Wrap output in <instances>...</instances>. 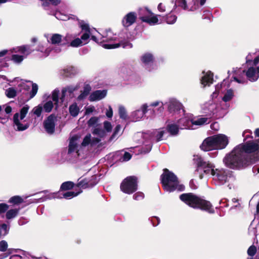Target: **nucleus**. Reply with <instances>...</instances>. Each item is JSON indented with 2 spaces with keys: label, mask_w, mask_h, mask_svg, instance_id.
<instances>
[{
  "label": "nucleus",
  "mask_w": 259,
  "mask_h": 259,
  "mask_svg": "<svg viewBox=\"0 0 259 259\" xmlns=\"http://www.w3.org/2000/svg\"><path fill=\"white\" fill-rule=\"evenodd\" d=\"M79 108L76 103L71 104L69 108L70 114L73 117H76L79 112Z\"/></svg>",
  "instance_id": "35"
},
{
  "label": "nucleus",
  "mask_w": 259,
  "mask_h": 259,
  "mask_svg": "<svg viewBox=\"0 0 259 259\" xmlns=\"http://www.w3.org/2000/svg\"><path fill=\"white\" fill-rule=\"evenodd\" d=\"M216 108L217 105L212 101L206 103L202 107L203 113L209 117L214 113Z\"/></svg>",
  "instance_id": "27"
},
{
  "label": "nucleus",
  "mask_w": 259,
  "mask_h": 259,
  "mask_svg": "<svg viewBox=\"0 0 259 259\" xmlns=\"http://www.w3.org/2000/svg\"><path fill=\"white\" fill-rule=\"evenodd\" d=\"M103 125H104V128L107 132H110L111 131L112 128V126L111 123L110 122H109L108 121H105L104 122Z\"/></svg>",
  "instance_id": "57"
},
{
  "label": "nucleus",
  "mask_w": 259,
  "mask_h": 259,
  "mask_svg": "<svg viewBox=\"0 0 259 259\" xmlns=\"http://www.w3.org/2000/svg\"><path fill=\"white\" fill-rule=\"evenodd\" d=\"M202 73L203 74V76L201 79V84L203 85V87L206 85L209 86L212 83L213 81V73L210 71H208L206 72L203 71Z\"/></svg>",
  "instance_id": "29"
},
{
  "label": "nucleus",
  "mask_w": 259,
  "mask_h": 259,
  "mask_svg": "<svg viewBox=\"0 0 259 259\" xmlns=\"http://www.w3.org/2000/svg\"><path fill=\"white\" fill-rule=\"evenodd\" d=\"M193 4L188 5L186 0H176L177 6L182 8L184 10L193 11L198 10L204 5L206 0H193Z\"/></svg>",
  "instance_id": "14"
},
{
  "label": "nucleus",
  "mask_w": 259,
  "mask_h": 259,
  "mask_svg": "<svg viewBox=\"0 0 259 259\" xmlns=\"http://www.w3.org/2000/svg\"><path fill=\"white\" fill-rule=\"evenodd\" d=\"M95 111V108L93 106H89L85 108V114L88 115Z\"/></svg>",
  "instance_id": "63"
},
{
  "label": "nucleus",
  "mask_w": 259,
  "mask_h": 259,
  "mask_svg": "<svg viewBox=\"0 0 259 259\" xmlns=\"http://www.w3.org/2000/svg\"><path fill=\"white\" fill-rule=\"evenodd\" d=\"M77 87H73V86H70L68 87L65 89H63L62 91V97L61 98V102L64 101L63 98L66 95V94L68 93L70 94H71L73 93L75 91L77 90Z\"/></svg>",
  "instance_id": "36"
},
{
  "label": "nucleus",
  "mask_w": 259,
  "mask_h": 259,
  "mask_svg": "<svg viewBox=\"0 0 259 259\" xmlns=\"http://www.w3.org/2000/svg\"><path fill=\"white\" fill-rule=\"evenodd\" d=\"M227 87H226L224 82H222L220 84H218L215 86V90L214 92H213V93L211 95L212 98H216L219 93L222 92L223 89L225 90H226Z\"/></svg>",
  "instance_id": "34"
},
{
  "label": "nucleus",
  "mask_w": 259,
  "mask_h": 259,
  "mask_svg": "<svg viewBox=\"0 0 259 259\" xmlns=\"http://www.w3.org/2000/svg\"><path fill=\"white\" fill-rule=\"evenodd\" d=\"M234 97V92L232 90H228L224 94V96L222 98L223 101L227 102L230 101Z\"/></svg>",
  "instance_id": "39"
},
{
  "label": "nucleus",
  "mask_w": 259,
  "mask_h": 259,
  "mask_svg": "<svg viewBox=\"0 0 259 259\" xmlns=\"http://www.w3.org/2000/svg\"><path fill=\"white\" fill-rule=\"evenodd\" d=\"M57 195H58V193H51L49 195L46 196L43 200H46L47 199H51L52 198H62V197L58 196H57Z\"/></svg>",
  "instance_id": "60"
},
{
  "label": "nucleus",
  "mask_w": 259,
  "mask_h": 259,
  "mask_svg": "<svg viewBox=\"0 0 259 259\" xmlns=\"http://www.w3.org/2000/svg\"><path fill=\"white\" fill-rule=\"evenodd\" d=\"M100 140L97 138H92L91 134H87L83 139L81 143V147H87L89 146H93L97 144Z\"/></svg>",
  "instance_id": "25"
},
{
  "label": "nucleus",
  "mask_w": 259,
  "mask_h": 259,
  "mask_svg": "<svg viewBox=\"0 0 259 259\" xmlns=\"http://www.w3.org/2000/svg\"><path fill=\"white\" fill-rule=\"evenodd\" d=\"M177 19V17L173 14H169L166 17V22L167 24H174Z\"/></svg>",
  "instance_id": "43"
},
{
  "label": "nucleus",
  "mask_w": 259,
  "mask_h": 259,
  "mask_svg": "<svg viewBox=\"0 0 259 259\" xmlns=\"http://www.w3.org/2000/svg\"><path fill=\"white\" fill-rule=\"evenodd\" d=\"M30 107L25 105L20 110L19 112L14 114L13 118V126L17 131H24L29 127V122L25 119L29 110Z\"/></svg>",
  "instance_id": "9"
},
{
  "label": "nucleus",
  "mask_w": 259,
  "mask_h": 259,
  "mask_svg": "<svg viewBox=\"0 0 259 259\" xmlns=\"http://www.w3.org/2000/svg\"><path fill=\"white\" fill-rule=\"evenodd\" d=\"M9 208V205L6 203H0V214L5 212Z\"/></svg>",
  "instance_id": "62"
},
{
  "label": "nucleus",
  "mask_w": 259,
  "mask_h": 259,
  "mask_svg": "<svg viewBox=\"0 0 259 259\" xmlns=\"http://www.w3.org/2000/svg\"><path fill=\"white\" fill-rule=\"evenodd\" d=\"M180 128L179 124L175 123L168 124L167 126V130L168 132L172 136L177 135L178 134L179 129Z\"/></svg>",
  "instance_id": "33"
},
{
  "label": "nucleus",
  "mask_w": 259,
  "mask_h": 259,
  "mask_svg": "<svg viewBox=\"0 0 259 259\" xmlns=\"http://www.w3.org/2000/svg\"><path fill=\"white\" fill-rule=\"evenodd\" d=\"M98 183L97 177L92 176L90 178L84 179L78 182L77 186L82 189L90 188L94 187Z\"/></svg>",
  "instance_id": "19"
},
{
  "label": "nucleus",
  "mask_w": 259,
  "mask_h": 259,
  "mask_svg": "<svg viewBox=\"0 0 259 259\" xmlns=\"http://www.w3.org/2000/svg\"><path fill=\"white\" fill-rule=\"evenodd\" d=\"M93 134L94 135L99 136L100 137H101L105 135V132L99 128H95L93 131Z\"/></svg>",
  "instance_id": "53"
},
{
  "label": "nucleus",
  "mask_w": 259,
  "mask_h": 259,
  "mask_svg": "<svg viewBox=\"0 0 259 259\" xmlns=\"http://www.w3.org/2000/svg\"><path fill=\"white\" fill-rule=\"evenodd\" d=\"M15 82H17V88L18 93L23 94H29L27 99L33 98L36 94L38 91V85L35 83L30 81H26L16 78Z\"/></svg>",
  "instance_id": "10"
},
{
  "label": "nucleus",
  "mask_w": 259,
  "mask_h": 259,
  "mask_svg": "<svg viewBox=\"0 0 259 259\" xmlns=\"http://www.w3.org/2000/svg\"><path fill=\"white\" fill-rule=\"evenodd\" d=\"M165 104L167 105L168 110L170 113L179 112L183 114L184 113L182 104L176 99H170Z\"/></svg>",
  "instance_id": "17"
},
{
  "label": "nucleus",
  "mask_w": 259,
  "mask_h": 259,
  "mask_svg": "<svg viewBox=\"0 0 259 259\" xmlns=\"http://www.w3.org/2000/svg\"><path fill=\"white\" fill-rule=\"evenodd\" d=\"M177 8V5L174 4V1L169 2H164L159 4L157 6V9L159 12L161 13H168L171 12L175 10Z\"/></svg>",
  "instance_id": "20"
},
{
  "label": "nucleus",
  "mask_w": 259,
  "mask_h": 259,
  "mask_svg": "<svg viewBox=\"0 0 259 259\" xmlns=\"http://www.w3.org/2000/svg\"><path fill=\"white\" fill-rule=\"evenodd\" d=\"M148 108L147 104H143L140 108L133 111L130 116L131 120L134 122L140 121L147 112Z\"/></svg>",
  "instance_id": "16"
},
{
  "label": "nucleus",
  "mask_w": 259,
  "mask_h": 259,
  "mask_svg": "<svg viewBox=\"0 0 259 259\" xmlns=\"http://www.w3.org/2000/svg\"><path fill=\"white\" fill-rule=\"evenodd\" d=\"M19 209L15 208L11 209L7 211L6 214V218L8 220H10L15 218L18 214Z\"/></svg>",
  "instance_id": "38"
},
{
  "label": "nucleus",
  "mask_w": 259,
  "mask_h": 259,
  "mask_svg": "<svg viewBox=\"0 0 259 259\" xmlns=\"http://www.w3.org/2000/svg\"><path fill=\"white\" fill-rule=\"evenodd\" d=\"M81 192V191H80V192H73V191H69V192H67L63 194V197L66 198V199H71L74 197H75L76 196H77L79 193H80Z\"/></svg>",
  "instance_id": "44"
},
{
  "label": "nucleus",
  "mask_w": 259,
  "mask_h": 259,
  "mask_svg": "<svg viewBox=\"0 0 259 259\" xmlns=\"http://www.w3.org/2000/svg\"><path fill=\"white\" fill-rule=\"evenodd\" d=\"M131 157L132 155L130 153L125 152L121 158L120 159V160L122 161H127L131 159Z\"/></svg>",
  "instance_id": "59"
},
{
  "label": "nucleus",
  "mask_w": 259,
  "mask_h": 259,
  "mask_svg": "<svg viewBox=\"0 0 259 259\" xmlns=\"http://www.w3.org/2000/svg\"><path fill=\"white\" fill-rule=\"evenodd\" d=\"M151 222L153 226H157L160 223V219L157 217H153L151 219Z\"/></svg>",
  "instance_id": "64"
},
{
  "label": "nucleus",
  "mask_w": 259,
  "mask_h": 259,
  "mask_svg": "<svg viewBox=\"0 0 259 259\" xmlns=\"http://www.w3.org/2000/svg\"><path fill=\"white\" fill-rule=\"evenodd\" d=\"M41 2V6L44 9L48 11V14L53 15L59 20L66 21L69 19V17L62 13L60 11H54L53 7L60 3V0H40Z\"/></svg>",
  "instance_id": "11"
},
{
  "label": "nucleus",
  "mask_w": 259,
  "mask_h": 259,
  "mask_svg": "<svg viewBox=\"0 0 259 259\" xmlns=\"http://www.w3.org/2000/svg\"><path fill=\"white\" fill-rule=\"evenodd\" d=\"M42 111V106L40 105L34 107L32 110L33 114L36 115L37 117H39Z\"/></svg>",
  "instance_id": "48"
},
{
  "label": "nucleus",
  "mask_w": 259,
  "mask_h": 259,
  "mask_svg": "<svg viewBox=\"0 0 259 259\" xmlns=\"http://www.w3.org/2000/svg\"><path fill=\"white\" fill-rule=\"evenodd\" d=\"M194 160L197 164V171L199 174V178L202 179L204 175H211L213 183L221 186L228 183L229 189L234 187L236 180L231 172L223 168H215L211 163L204 160L201 156L194 155Z\"/></svg>",
  "instance_id": "1"
},
{
  "label": "nucleus",
  "mask_w": 259,
  "mask_h": 259,
  "mask_svg": "<svg viewBox=\"0 0 259 259\" xmlns=\"http://www.w3.org/2000/svg\"><path fill=\"white\" fill-rule=\"evenodd\" d=\"M59 91L58 90H55L53 91L52 94V99L55 104H57L59 101Z\"/></svg>",
  "instance_id": "49"
},
{
  "label": "nucleus",
  "mask_w": 259,
  "mask_h": 259,
  "mask_svg": "<svg viewBox=\"0 0 259 259\" xmlns=\"http://www.w3.org/2000/svg\"><path fill=\"white\" fill-rule=\"evenodd\" d=\"M120 189L123 193L131 194L138 189L137 179L134 176L127 177L120 184Z\"/></svg>",
  "instance_id": "12"
},
{
  "label": "nucleus",
  "mask_w": 259,
  "mask_h": 259,
  "mask_svg": "<svg viewBox=\"0 0 259 259\" xmlns=\"http://www.w3.org/2000/svg\"><path fill=\"white\" fill-rule=\"evenodd\" d=\"M192 117L191 115H187L183 118H180L178 123L181 129H192Z\"/></svg>",
  "instance_id": "23"
},
{
  "label": "nucleus",
  "mask_w": 259,
  "mask_h": 259,
  "mask_svg": "<svg viewBox=\"0 0 259 259\" xmlns=\"http://www.w3.org/2000/svg\"><path fill=\"white\" fill-rule=\"evenodd\" d=\"M79 27L81 28L82 34L80 38L76 37L71 40L74 37L72 34L68 33L64 37L65 41L62 45L69 44V46L73 48H77L87 44L89 41L90 36L94 34V30L91 29L88 23L83 21L79 22Z\"/></svg>",
  "instance_id": "4"
},
{
  "label": "nucleus",
  "mask_w": 259,
  "mask_h": 259,
  "mask_svg": "<svg viewBox=\"0 0 259 259\" xmlns=\"http://www.w3.org/2000/svg\"><path fill=\"white\" fill-rule=\"evenodd\" d=\"M9 202L14 204H19L23 202V199L19 196L12 197Z\"/></svg>",
  "instance_id": "46"
},
{
  "label": "nucleus",
  "mask_w": 259,
  "mask_h": 259,
  "mask_svg": "<svg viewBox=\"0 0 259 259\" xmlns=\"http://www.w3.org/2000/svg\"><path fill=\"white\" fill-rule=\"evenodd\" d=\"M259 62V56L256 57L253 60V66L250 67L246 72V75L250 81H255L259 76V67L256 65Z\"/></svg>",
  "instance_id": "15"
},
{
  "label": "nucleus",
  "mask_w": 259,
  "mask_h": 259,
  "mask_svg": "<svg viewBox=\"0 0 259 259\" xmlns=\"http://www.w3.org/2000/svg\"><path fill=\"white\" fill-rule=\"evenodd\" d=\"M98 118L96 117H92L88 121V124L89 126H93L98 122Z\"/></svg>",
  "instance_id": "56"
},
{
  "label": "nucleus",
  "mask_w": 259,
  "mask_h": 259,
  "mask_svg": "<svg viewBox=\"0 0 259 259\" xmlns=\"http://www.w3.org/2000/svg\"><path fill=\"white\" fill-rule=\"evenodd\" d=\"M257 149L258 145L252 142L240 144L225 157L223 161L226 166L230 168H243L247 164V154L255 151Z\"/></svg>",
  "instance_id": "2"
},
{
  "label": "nucleus",
  "mask_w": 259,
  "mask_h": 259,
  "mask_svg": "<svg viewBox=\"0 0 259 259\" xmlns=\"http://www.w3.org/2000/svg\"><path fill=\"white\" fill-rule=\"evenodd\" d=\"M37 50L42 53L43 56L44 57H47L49 56L51 52L53 50L52 48L50 47H48L45 49L43 47L39 46Z\"/></svg>",
  "instance_id": "42"
},
{
  "label": "nucleus",
  "mask_w": 259,
  "mask_h": 259,
  "mask_svg": "<svg viewBox=\"0 0 259 259\" xmlns=\"http://www.w3.org/2000/svg\"><path fill=\"white\" fill-rule=\"evenodd\" d=\"M14 52L20 54H13L12 56V60L16 64L21 63L27 55L30 54L32 50L29 46L19 47L14 49Z\"/></svg>",
  "instance_id": "13"
},
{
  "label": "nucleus",
  "mask_w": 259,
  "mask_h": 259,
  "mask_svg": "<svg viewBox=\"0 0 259 259\" xmlns=\"http://www.w3.org/2000/svg\"><path fill=\"white\" fill-rule=\"evenodd\" d=\"M93 134L94 135L99 136L100 137H101L105 135V132L99 128H95L93 131Z\"/></svg>",
  "instance_id": "54"
},
{
  "label": "nucleus",
  "mask_w": 259,
  "mask_h": 259,
  "mask_svg": "<svg viewBox=\"0 0 259 259\" xmlns=\"http://www.w3.org/2000/svg\"><path fill=\"white\" fill-rule=\"evenodd\" d=\"M106 95V90H97L90 95L89 100L92 102L99 101L104 98Z\"/></svg>",
  "instance_id": "30"
},
{
  "label": "nucleus",
  "mask_w": 259,
  "mask_h": 259,
  "mask_svg": "<svg viewBox=\"0 0 259 259\" xmlns=\"http://www.w3.org/2000/svg\"><path fill=\"white\" fill-rule=\"evenodd\" d=\"M121 130V127L120 125L118 124L116 125V126L114 128L112 135L110 138V141L116 140L122 134Z\"/></svg>",
  "instance_id": "37"
},
{
  "label": "nucleus",
  "mask_w": 259,
  "mask_h": 259,
  "mask_svg": "<svg viewBox=\"0 0 259 259\" xmlns=\"http://www.w3.org/2000/svg\"><path fill=\"white\" fill-rule=\"evenodd\" d=\"M142 11H147L149 14H151L150 16H142L140 17L141 20L144 22H146L150 25H154L158 24V15H154L150 11L148 10L147 8L141 9Z\"/></svg>",
  "instance_id": "24"
},
{
  "label": "nucleus",
  "mask_w": 259,
  "mask_h": 259,
  "mask_svg": "<svg viewBox=\"0 0 259 259\" xmlns=\"http://www.w3.org/2000/svg\"><path fill=\"white\" fill-rule=\"evenodd\" d=\"M91 91V87L89 84L84 85L83 91H81L80 94L77 97V100L81 101L84 99L88 96Z\"/></svg>",
  "instance_id": "32"
},
{
  "label": "nucleus",
  "mask_w": 259,
  "mask_h": 259,
  "mask_svg": "<svg viewBox=\"0 0 259 259\" xmlns=\"http://www.w3.org/2000/svg\"><path fill=\"white\" fill-rule=\"evenodd\" d=\"M210 119L209 117H199L197 119L192 118V121L191 122L192 123V126L194 125H202L204 124H207L209 123Z\"/></svg>",
  "instance_id": "31"
},
{
  "label": "nucleus",
  "mask_w": 259,
  "mask_h": 259,
  "mask_svg": "<svg viewBox=\"0 0 259 259\" xmlns=\"http://www.w3.org/2000/svg\"><path fill=\"white\" fill-rule=\"evenodd\" d=\"M165 132V131L163 128H159L158 130H153L152 132L147 133H137L136 134H135V139L141 137L145 140L148 139L149 140V142H147L148 144H146V150H142L141 153H146L149 152L152 148L151 142L152 141L158 142L162 140ZM142 142L145 143L144 141H142ZM145 143L146 142H145Z\"/></svg>",
  "instance_id": "8"
},
{
  "label": "nucleus",
  "mask_w": 259,
  "mask_h": 259,
  "mask_svg": "<svg viewBox=\"0 0 259 259\" xmlns=\"http://www.w3.org/2000/svg\"><path fill=\"white\" fill-rule=\"evenodd\" d=\"M8 244L6 241L2 240L0 241V251L5 252L7 251H8Z\"/></svg>",
  "instance_id": "51"
},
{
  "label": "nucleus",
  "mask_w": 259,
  "mask_h": 259,
  "mask_svg": "<svg viewBox=\"0 0 259 259\" xmlns=\"http://www.w3.org/2000/svg\"><path fill=\"white\" fill-rule=\"evenodd\" d=\"M228 144V137L225 135L219 134L206 138L202 143L200 148L205 151L222 149L225 148Z\"/></svg>",
  "instance_id": "6"
},
{
  "label": "nucleus",
  "mask_w": 259,
  "mask_h": 259,
  "mask_svg": "<svg viewBox=\"0 0 259 259\" xmlns=\"http://www.w3.org/2000/svg\"><path fill=\"white\" fill-rule=\"evenodd\" d=\"M21 252L22 255H26L27 252L23 250H21L20 249H13V248H9L8 249V251L5 253L6 256H8L11 253H13V252Z\"/></svg>",
  "instance_id": "47"
},
{
  "label": "nucleus",
  "mask_w": 259,
  "mask_h": 259,
  "mask_svg": "<svg viewBox=\"0 0 259 259\" xmlns=\"http://www.w3.org/2000/svg\"><path fill=\"white\" fill-rule=\"evenodd\" d=\"M133 198L137 201L141 200L144 198V194L142 192H138L133 195Z\"/></svg>",
  "instance_id": "52"
},
{
  "label": "nucleus",
  "mask_w": 259,
  "mask_h": 259,
  "mask_svg": "<svg viewBox=\"0 0 259 259\" xmlns=\"http://www.w3.org/2000/svg\"><path fill=\"white\" fill-rule=\"evenodd\" d=\"M74 186V184L68 181L62 184L60 187L61 190H67L72 189Z\"/></svg>",
  "instance_id": "41"
},
{
  "label": "nucleus",
  "mask_w": 259,
  "mask_h": 259,
  "mask_svg": "<svg viewBox=\"0 0 259 259\" xmlns=\"http://www.w3.org/2000/svg\"><path fill=\"white\" fill-rule=\"evenodd\" d=\"M117 36L116 34L110 30L108 29L103 32L102 34H100L98 38L95 35L92 34V39L97 42H108V44H105L102 45L103 47L106 49H115L120 47L123 48H132L133 45L128 41L118 40L117 42H111L112 41H116Z\"/></svg>",
  "instance_id": "3"
},
{
  "label": "nucleus",
  "mask_w": 259,
  "mask_h": 259,
  "mask_svg": "<svg viewBox=\"0 0 259 259\" xmlns=\"http://www.w3.org/2000/svg\"><path fill=\"white\" fill-rule=\"evenodd\" d=\"M180 199L194 208H200L209 213H213L214 209L210 202L202 199L192 193L183 194Z\"/></svg>",
  "instance_id": "5"
},
{
  "label": "nucleus",
  "mask_w": 259,
  "mask_h": 259,
  "mask_svg": "<svg viewBox=\"0 0 259 259\" xmlns=\"http://www.w3.org/2000/svg\"><path fill=\"white\" fill-rule=\"evenodd\" d=\"M164 105H165V104H163L162 102L155 101L153 103H151L150 104V106H152V107L159 106L160 109L162 108V109H163V107Z\"/></svg>",
  "instance_id": "61"
},
{
  "label": "nucleus",
  "mask_w": 259,
  "mask_h": 259,
  "mask_svg": "<svg viewBox=\"0 0 259 259\" xmlns=\"http://www.w3.org/2000/svg\"><path fill=\"white\" fill-rule=\"evenodd\" d=\"M17 91V88L15 89L14 88H9L6 91V96L10 98H12L15 97L17 94H18Z\"/></svg>",
  "instance_id": "40"
},
{
  "label": "nucleus",
  "mask_w": 259,
  "mask_h": 259,
  "mask_svg": "<svg viewBox=\"0 0 259 259\" xmlns=\"http://www.w3.org/2000/svg\"><path fill=\"white\" fill-rule=\"evenodd\" d=\"M48 42L51 43L52 45H60L62 40H64L63 36L58 33L54 34H46L45 35Z\"/></svg>",
  "instance_id": "26"
},
{
  "label": "nucleus",
  "mask_w": 259,
  "mask_h": 259,
  "mask_svg": "<svg viewBox=\"0 0 259 259\" xmlns=\"http://www.w3.org/2000/svg\"><path fill=\"white\" fill-rule=\"evenodd\" d=\"M141 60L144 66L149 71L154 68L153 66L154 57L152 54L150 53L144 54L141 57Z\"/></svg>",
  "instance_id": "18"
},
{
  "label": "nucleus",
  "mask_w": 259,
  "mask_h": 259,
  "mask_svg": "<svg viewBox=\"0 0 259 259\" xmlns=\"http://www.w3.org/2000/svg\"><path fill=\"white\" fill-rule=\"evenodd\" d=\"M161 181L164 189L167 192H171L175 190L182 191L184 190V186L179 184L177 176L167 169L163 170Z\"/></svg>",
  "instance_id": "7"
},
{
  "label": "nucleus",
  "mask_w": 259,
  "mask_h": 259,
  "mask_svg": "<svg viewBox=\"0 0 259 259\" xmlns=\"http://www.w3.org/2000/svg\"><path fill=\"white\" fill-rule=\"evenodd\" d=\"M43 107L46 112H50L53 107V103L51 101H48L44 104Z\"/></svg>",
  "instance_id": "50"
},
{
  "label": "nucleus",
  "mask_w": 259,
  "mask_h": 259,
  "mask_svg": "<svg viewBox=\"0 0 259 259\" xmlns=\"http://www.w3.org/2000/svg\"><path fill=\"white\" fill-rule=\"evenodd\" d=\"M118 112L119 116L121 118L123 119H125L127 118V112L125 108L123 106H120L119 107Z\"/></svg>",
  "instance_id": "45"
},
{
  "label": "nucleus",
  "mask_w": 259,
  "mask_h": 259,
  "mask_svg": "<svg viewBox=\"0 0 259 259\" xmlns=\"http://www.w3.org/2000/svg\"><path fill=\"white\" fill-rule=\"evenodd\" d=\"M79 137L78 136H74L71 137L70 140V142L68 147V153L71 154L72 152L76 151V153L78 152Z\"/></svg>",
  "instance_id": "28"
},
{
  "label": "nucleus",
  "mask_w": 259,
  "mask_h": 259,
  "mask_svg": "<svg viewBox=\"0 0 259 259\" xmlns=\"http://www.w3.org/2000/svg\"><path fill=\"white\" fill-rule=\"evenodd\" d=\"M55 117L51 115L44 121V126L47 133L52 134L54 132L55 127Z\"/></svg>",
  "instance_id": "21"
},
{
  "label": "nucleus",
  "mask_w": 259,
  "mask_h": 259,
  "mask_svg": "<svg viewBox=\"0 0 259 259\" xmlns=\"http://www.w3.org/2000/svg\"><path fill=\"white\" fill-rule=\"evenodd\" d=\"M0 230L3 232V235H6L8 233L9 227L7 225L3 224L2 225H0Z\"/></svg>",
  "instance_id": "58"
},
{
  "label": "nucleus",
  "mask_w": 259,
  "mask_h": 259,
  "mask_svg": "<svg viewBox=\"0 0 259 259\" xmlns=\"http://www.w3.org/2000/svg\"><path fill=\"white\" fill-rule=\"evenodd\" d=\"M137 18V15L136 12H129L122 18V24L124 27H128L135 23Z\"/></svg>",
  "instance_id": "22"
},
{
  "label": "nucleus",
  "mask_w": 259,
  "mask_h": 259,
  "mask_svg": "<svg viewBox=\"0 0 259 259\" xmlns=\"http://www.w3.org/2000/svg\"><path fill=\"white\" fill-rule=\"evenodd\" d=\"M256 252V248L254 245L250 246L247 250V254L250 256L254 255Z\"/></svg>",
  "instance_id": "55"
}]
</instances>
